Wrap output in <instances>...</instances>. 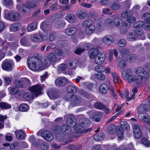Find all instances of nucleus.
<instances>
[{"label": "nucleus", "mask_w": 150, "mask_h": 150, "mask_svg": "<svg viewBox=\"0 0 150 150\" xmlns=\"http://www.w3.org/2000/svg\"><path fill=\"white\" fill-rule=\"evenodd\" d=\"M134 72L137 75L133 74L131 69H126L122 72V77L129 83L134 82L139 86H143L147 83L149 75L147 70L142 67H138L134 69Z\"/></svg>", "instance_id": "1"}, {"label": "nucleus", "mask_w": 150, "mask_h": 150, "mask_svg": "<svg viewBox=\"0 0 150 150\" xmlns=\"http://www.w3.org/2000/svg\"><path fill=\"white\" fill-rule=\"evenodd\" d=\"M27 62L28 67L33 71L42 70L45 68V66L41 60L34 58L27 59Z\"/></svg>", "instance_id": "2"}, {"label": "nucleus", "mask_w": 150, "mask_h": 150, "mask_svg": "<svg viewBox=\"0 0 150 150\" xmlns=\"http://www.w3.org/2000/svg\"><path fill=\"white\" fill-rule=\"evenodd\" d=\"M89 57L92 59H95V62L97 64H103L105 57L104 53L102 52L99 53V50L96 49L89 51Z\"/></svg>", "instance_id": "3"}, {"label": "nucleus", "mask_w": 150, "mask_h": 150, "mask_svg": "<svg viewBox=\"0 0 150 150\" xmlns=\"http://www.w3.org/2000/svg\"><path fill=\"white\" fill-rule=\"evenodd\" d=\"M142 127V126L139 124H134L133 125V134L134 137L137 139H139L141 137V129Z\"/></svg>", "instance_id": "4"}, {"label": "nucleus", "mask_w": 150, "mask_h": 150, "mask_svg": "<svg viewBox=\"0 0 150 150\" xmlns=\"http://www.w3.org/2000/svg\"><path fill=\"white\" fill-rule=\"evenodd\" d=\"M6 16L12 21H18L21 19L20 14L18 13L11 11L6 14Z\"/></svg>", "instance_id": "5"}, {"label": "nucleus", "mask_w": 150, "mask_h": 150, "mask_svg": "<svg viewBox=\"0 0 150 150\" xmlns=\"http://www.w3.org/2000/svg\"><path fill=\"white\" fill-rule=\"evenodd\" d=\"M47 93L50 98L52 100H54L59 98L61 95L60 92L53 89L50 90L47 92Z\"/></svg>", "instance_id": "6"}, {"label": "nucleus", "mask_w": 150, "mask_h": 150, "mask_svg": "<svg viewBox=\"0 0 150 150\" xmlns=\"http://www.w3.org/2000/svg\"><path fill=\"white\" fill-rule=\"evenodd\" d=\"M42 88L38 84L33 86L30 88V91L34 93L36 97L39 95L42 94Z\"/></svg>", "instance_id": "7"}, {"label": "nucleus", "mask_w": 150, "mask_h": 150, "mask_svg": "<svg viewBox=\"0 0 150 150\" xmlns=\"http://www.w3.org/2000/svg\"><path fill=\"white\" fill-rule=\"evenodd\" d=\"M61 132L63 134L67 135H70L71 133V128L69 125L63 124L60 127Z\"/></svg>", "instance_id": "8"}, {"label": "nucleus", "mask_w": 150, "mask_h": 150, "mask_svg": "<svg viewBox=\"0 0 150 150\" xmlns=\"http://www.w3.org/2000/svg\"><path fill=\"white\" fill-rule=\"evenodd\" d=\"M41 136L46 140L49 142L51 141L54 138L53 136L49 131H44L41 134Z\"/></svg>", "instance_id": "9"}, {"label": "nucleus", "mask_w": 150, "mask_h": 150, "mask_svg": "<svg viewBox=\"0 0 150 150\" xmlns=\"http://www.w3.org/2000/svg\"><path fill=\"white\" fill-rule=\"evenodd\" d=\"M102 41L105 44L110 45L114 42V39L111 35H107L103 38Z\"/></svg>", "instance_id": "10"}, {"label": "nucleus", "mask_w": 150, "mask_h": 150, "mask_svg": "<svg viewBox=\"0 0 150 150\" xmlns=\"http://www.w3.org/2000/svg\"><path fill=\"white\" fill-rule=\"evenodd\" d=\"M74 129L80 133H83L89 132L92 129V128L85 129L83 126L79 124H75L74 127Z\"/></svg>", "instance_id": "11"}, {"label": "nucleus", "mask_w": 150, "mask_h": 150, "mask_svg": "<svg viewBox=\"0 0 150 150\" xmlns=\"http://www.w3.org/2000/svg\"><path fill=\"white\" fill-rule=\"evenodd\" d=\"M14 133L17 139L20 140L24 139L25 133L23 130H16L15 132Z\"/></svg>", "instance_id": "12"}, {"label": "nucleus", "mask_w": 150, "mask_h": 150, "mask_svg": "<svg viewBox=\"0 0 150 150\" xmlns=\"http://www.w3.org/2000/svg\"><path fill=\"white\" fill-rule=\"evenodd\" d=\"M47 59L50 63L52 64L56 62L57 57L54 53L51 52L48 54L47 56Z\"/></svg>", "instance_id": "13"}, {"label": "nucleus", "mask_w": 150, "mask_h": 150, "mask_svg": "<svg viewBox=\"0 0 150 150\" xmlns=\"http://www.w3.org/2000/svg\"><path fill=\"white\" fill-rule=\"evenodd\" d=\"M102 115L101 113L99 112H94L93 113L91 116L92 119L95 121L98 122L101 119Z\"/></svg>", "instance_id": "14"}, {"label": "nucleus", "mask_w": 150, "mask_h": 150, "mask_svg": "<svg viewBox=\"0 0 150 150\" xmlns=\"http://www.w3.org/2000/svg\"><path fill=\"white\" fill-rule=\"evenodd\" d=\"M138 117L142 122L145 123L149 122L150 124V117L146 113H145L142 116L139 115Z\"/></svg>", "instance_id": "15"}, {"label": "nucleus", "mask_w": 150, "mask_h": 150, "mask_svg": "<svg viewBox=\"0 0 150 150\" xmlns=\"http://www.w3.org/2000/svg\"><path fill=\"white\" fill-rule=\"evenodd\" d=\"M55 82L57 85H59L62 86H64L67 83V81L64 78H57L55 80Z\"/></svg>", "instance_id": "16"}, {"label": "nucleus", "mask_w": 150, "mask_h": 150, "mask_svg": "<svg viewBox=\"0 0 150 150\" xmlns=\"http://www.w3.org/2000/svg\"><path fill=\"white\" fill-rule=\"evenodd\" d=\"M31 37L33 41L35 42L39 43L41 42V36L40 33L32 35Z\"/></svg>", "instance_id": "17"}, {"label": "nucleus", "mask_w": 150, "mask_h": 150, "mask_svg": "<svg viewBox=\"0 0 150 150\" xmlns=\"http://www.w3.org/2000/svg\"><path fill=\"white\" fill-rule=\"evenodd\" d=\"M147 110V107L145 104H142L138 107L137 111L138 113L142 114Z\"/></svg>", "instance_id": "18"}, {"label": "nucleus", "mask_w": 150, "mask_h": 150, "mask_svg": "<svg viewBox=\"0 0 150 150\" xmlns=\"http://www.w3.org/2000/svg\"><path fill=\"white\" fill-rule=\"evenodd\" d=\"M127 37L129 40L131 41H134L137 38V35L135 34L134 31L129 33L127 34Z\"/></svg>", "instance_id": "19"}, {"label": "nucleus", "mask_w": 150, "mask_h": 150, "mask_svg": "<svg viewBox=\"0 0 150 150\" xmlns=\"http://www.w3.org/2000/svg\"><path fill=\"white\" fill-rule=\"evenodd\" d=\"M79 124L81 125L84 128L88 127L91 124L90 120L87 119L83 118L80 119L79 121Z\"/></svg>", "instance_id": "20"}, {"label": "nucleus", "mask_w": 150, "mask_h": 150, "mask_svg": "<svg viewBox=\"0 0 150 150\" xmlns=\"http://www.w3.org/2000/svg\"><path fill=\"white\" fill-rule=\"evenodd\" d=\"M40 27L45 32H47L50 30L51 25L48 24L47 22H42L41 24Z\"/></svg>", "instance_id": "21"}, {"label": "nucleus", "mask_w": 150, "mask_h": 150, "mask_svg": "<svg viewBox=\"0 0 150 150\" xmlns=\"http://www.w3.org/2000/svg\"><path fill=\"white\" fill-rule=\"evenodd\" d=\"M108 89V85L105 83H103L100 86L99 91L101 93L105 94L107 92Z\"/></svg>", "instance_id": "22"}, {"label": "nucleus", "mask_w": 150, "mask_h": 150, "mask_svg": "<svg viewBox=\"0 0 150 150\" xmlns=\"http://www.w3.org/2000/svg\"><path fill=\"white\" fill-rule=\"evenodd\" d=\"M21 27V25L20 23H16L11 25L10 28L12 31L15 32L20 29Z\"/></svg>", "instance_id": "23"}, {"label": "nucleus", "mask_w": 150, "mask_h": 150, "mask_svg": "<svg viewBox=\"0 0 150 150\" xmlns=\"http://www.w3.org/2000/svg\"><path fill=\"white\" fill-rule=\"evenodd\" d=\"M66 18L69 22L71 23H75L76 20V18L75 16L71 13L67 14Z\"/></svg>", "instance_id": "24"}, {"label": "nucleus", "mask_w": 150, "mask_h": 150, "mask_svg": "<svg viewBox=\"0 0 150 150\" xmlns=\"http://www.w3.org/2000/svg\"><path fill=\"white\" fill-rule=\"evenodd\" d=\"M77 29L75 27H72L66 29L65 31V33L69 35L74 34L76 31Z\"/></svg>", "instance_id": "25"}, {"label": "nucleus", "mask_w": 150, "mask_h": 150, "mask_svg": "<svg viewBox=\"0 0 150 150\" xmlns=\"http://www.w3.org/2000/svg\"><path fill=\"white\" fill-rule=\"evenodd\" d=\"M105 24L108 27L112 28L114 25V22L111 18H108L105 21Z\"/></svg>", "instance_id": "26"}, {"label": "nucleus", "mask_w": 150, "mask_h": 150, "mask_svg": "<svg viewBox=\"0 0 150 150\" xmlns=\"http://www.w3.org/2000/svg\"><path fill=\"white\" fill-rule=\"evenodd\" d=\"M38 23L36 22L32 23L28 26L27 30L30 32L36 30L37 28Z\"/></svg>", "instance_id": "27"}, {"label": "nucleus", "mask_w": 150, "mask_h": 150, "mask_svg": "<svg viewBox=\"0 0 150 150\" xmlns=\"http://www.w3.org/2000/svg\"><path fill=\"white\" fill-rule=\"evenodd\" d=\"M120 126L121 128H120L122 129V130L123 131L128 130L130 129L129 125L126 122H121L120 123Z\"/></svg>", "instance_id": "28"}, {"label": "nucleus", "mask_w": 150, "mask_h": 150, "mask_svg": "<svg viewBox=\"0 0 150 150\" xmlns=\"http://www.w3.org/2000/svg\"><path fill=\"white\" fill-rule=\"evenodd\" d=\"M3 69L5 70L9 71L12 69V67L11 64L8 62H5L2 65Z\"/></svg>", "instance_id": "29"}, {"label": "nucleus", "mask_w": 150, "mask_h": 150, "mask_svg": "<svg viewBox=\"0 0 150 150\" xmlns=\"http://www.w3.org/2000/svg\"><path fill=\"white\" fill-rule=\"evenodd\" d=\"M20 11L23 14H27L31 12L30 8L28 7L23 6L19 8Z\"/></svg>", "instance_id": "30"}, {"label": "nucleus", "mask_w": 150, "mask_h": 150, "mask_svg": "<svg viewBox=\"0 0 150 150\" xmlns=\"http://www.w3.org/2000/svg\"><path fill=\"white\" fill-rule=\"evenodd\" d=\"M104 135L102 132H100L98 134L94 135L93 137V139L96 141H100L102 140L104 138Z\"/></svg>", "instance_id": "31"}, {"label": "nucleus", "mask_w": 150, "mask_h": 150, "mask_svg": "<svg viewBox=\"0 0 150 150\" xmlns=\"http://www.w3.org/2000/svg\"><path fill=\"white\" fill-rule=\"evenodd\" d=\"M145 23L143 22L139 21L136 22L133 25V27L135 29H138L139 28H144V26Z\"/></svg>", "instance_id": "32"}, {"label": "nucleus", "mask_w": 150, "mask_h": 150, "mask_svg": "<svg viewBox=\"0 0 150 150\" xmlns=\"http://www.w3.org/2000/svg\"><path fill=\"white\" fill-rule=\"evenodd\" d=\"M94 76L96 79L100 81L104 80L106 78L105 75L101 73L95 74Z\"/></svg>", "instance_id": "33"}, {"label": "nucleus", "mask_w": 150, "mask_h": 150, "mask_svg": "<svg viewBox=\"0 0 150 150\" xmlns=\"http://www.w3.org/2000/svg\"><path fill=\"white\" fill-rule=\"evenodd\" d=\"M21 44L24 46H28L30 45L28 38L27 37H23L21 40Z\"/></svg>", "instance_id": "34"}, {"label": "nucleus", "mask_w": 150, "mask_h": 150, "mask_svg": "<svg viewBox=\"0 0 150 150\" xmlns=\"http://www.w3.org/2000/svg\"><path fill=\"white\" fill-rule=\"evenodd\" d=\"M110 6L112 9L117 10L120 9L121 5L118 2H113L110 4Z\"/></svg>", "instance_id": "35"}, {"label": "nucleus", "mask_w": 150, "mask_h": 150, "mask_svg": "<svg viewBox=\"0 0 150 150\" xmlns=\"http://www.w3.org/2000/svg\"><path fill=\"white\" fill-rule=\"evenodd\" d=\"M95 29V26L93 25H91L86 29V33L87 34L90 35L94 32Z\"/></svg>", "instance_id": "36"}, {"label": "nucleus", "mask_w": 150, "mask_h": 150, "mask_svg": "<svg viewBox=\"0 0 150 150\" xmlns=\"http://www.w3.org/2000/svg\"><path fill=\"white\" fill-rule=\"evenodd\" d=\"M29 109V106L25 103H23L19 106V110L22 112H27Z\"/></svg>", "instance_id": "37"}, {"label": "nucleus", "mask_w": 150, "mask_h": 150, "mask_svg": "<svg viewBox=\"0 0 150 150\" xmlns=\"http://www.w3.org/2000/svg\"><path fill=\"white\" fill-rule=\"evenodd\" d=\"M77 61L76 59H73L69 63L68 67L71 69H75L77 66Z\"/></svg>", "instance_id": "38"}, {"label": "nucleus", "mask_w": 150, "mask_h": 150, "mask_svg": "<svg viewBox=\"0 0 150 150\" xmlns=\"http://www.w3.org/2000/svg\"><path fill=\"white\" fill-rule=\"evenodd\" d=\"M11 106V105L5 102H0V107L2 109H7L10 108Z\"/></svg>", "instance_id": "39"}, {"label": "nucleus", "mask_w": 150, "mask_h": 150, "mask_svg": "<svg viewBox=\"0 0 150 150\" xmlns=\"http://www.w3.org/2000/svg\"><path fill=\"white\" fill-rule=\"evenodd\" d=\"M33 96V92H30L25 93L23 96V98L25 100H29L32 99Z\"/></svg>", "instance_id": "40"}, {"label": "nucleus", "mask_w": 150, "mask_h": 150, "mask_svg": "<svg viewBox=\"0 0 150 150\" xmlns=\"http://www.w3.org/2000/svg\"><path fill=\"white\" fill-rule=\"evenodd\" d=\"M142 18L144 19L145 22H150V13H149L146 12L143 14L141 16Z\"/></svg>", "instance_id": "41"}, {"label": "nucleus", "mask_w": 150, "mask_h": 150, "mask_svg": "<svg viewBox=\"0 0 150 150\" xmlns=\"http://www.w3.org/2000/svg\"><path fill=\"white\" fill-rule=\"evenodd\" d=\"M133 14L132 12L130 11H125L122 13L121 17L122 18H127L128 16H132Z\"/></svg>", "instance_id": "42"}, {"label": "nucleus", "mask_w": 150, "mask_h": 150, "mask_svg": "<svg viewBox=\"0 0 150 150\" xmlns=\"http://www.w3.org/2000/svg\"><path fill=\"white\" fill-rule=\"evenodd\" d=\"M84 46H86V48H83L82 47H78L74 51V52L76 54H79L82 53L85 50H87L88 49V48L87 46V45L85 44L84 45Z\"/></svg>", "instance_id": "43"}, {"label": "nucleus", "mask_w": 150, "mask_h": 150, "mask_svg": "<svg viewBox=\"0 0 150 150\" xmlns=\"http://www.w3.org/2000/svg\"><path fill=\"white\" fill-rule=\"evenodd\" d=\"M111 74L113 78V81L114 83L118 84L120 81L119 76L115 73H112Z\"/></svg>", "instance_id": "44"}, {"label": "nucleus", "mask_w": 150, "mask_h": 150, "mask_svg": "<svg viewBox=\"0 0 150 150\" xmlns=\"http://www.w3.org/2000/svg\"><path fill=\"white\" fill-rule=\"evenodd\" d=\"M92 23V21L91 19H88L85 20L83 22L82 26L84 28L89 27L91 25Z\"/></svg>", "instance_id": "45"}, {"label": "nucleus", "mask_w": 150, "mask_h": 150, "mask_svg": "<svg viewBox=\"0 0 150 150\" xmlns=\"http://www.w3.org/2000/svg\"><path fill=\"white\" fill-rule=\"evenodd\" d=\"M67 90L69 93H75L77 91L76 87L75 86H70L67 87Z\"/></svg>", "instance_id": "46"}, {"label": "nucleus", "mask_w": 150, "mask_h": 150, "mask_svg": "<svg viewBox=\"0 0 150 150\" xmlns=\"http://www.w3.org/2000/svg\"><path fill=\"white\" fill-rule=\"evenodd\" d=\"M77 17L80 19H82L85 18L87 16V13L86 12L80 11L77 13Z\"/></svg>", "instance_id": "47"}, {"label": "nucleus", "mask_w": 150, "mask_h": 150, "mask_svg": "<svg viewBox=\"0 0 150 150\" xmlns=\"http://www.w3.org/2000/svg\"><path fill=\"white\" fill-rule=\"evenodd\" d=\"M108 130L109 132L111 134H114L116 132L115 127L112 124L108 126Z\"/></svg>", "instance_id": "48"}, {"label": "nucleus", "mask_w": 150, "mask_h": 150, "mask_svg": "<svg viewBox=\"0 0 150 150\" xmlns=\"http://www.w3.org/2000/svg\"><path fill=\"white\" fill-rule=\"evenodd\" d=\"M95 70L97 72L101 73L103 72L105 70V67L102 65H98L96 66L95 68Z\"/></svg>", "instance_id": "49"}, {"label": "nucleus", "mask_w": 150, "mask_h": 150, "mask_svg": "<svg viewBox=\"0 0 150 150\" xmlns=\"http://www.w3.org/2000/svg\"><path fill=\"white\" fill-rule=\"evenodd\" d=\"M66 137L64 135H62L61 134H56V139L59 142H63L65 139Z\"/></svg>", "instance_id": "50"}, {"label": "nucleus", "mask_w": 150, "mask_h": 150, "mask_svg": "<svg viewBox=\"0 0 150 150\" xmlns=\"http://www.w3.org/2000/svg\"><path fill=\"white\" fill-rule=\"evenodd\" d=\"M7 48L8 47H4L2 48V50L0 51V59L3 58L5 56Z\"/></svg>", "instance_id": "51"}, {"label": "nucleus", "mask_w": 150, "mask_h": 150, "mask_svg": "<svg viewBox=\"0 0 150 150\" xmlns=\"http://www.w3.org/2000/svg\"><path fill=\"white\" fill-rule=\"evenodd\" d=\"M21 81L23 87L25 86L28 85L30 84V80L27 78H23L21 79Z\"/></svg>", "instance_id": "52"}, {"label": "nucleus", "mask_w": 150, "mask_h": 150, "mask_svg": "<svg viewBox=\"0 0 150 150\" xmlns=\"http://www.w3.org/2000/svg\"><path fill=\"white\" fill-rule=\"evenodd\" d=\"M123 131L120 128H119L117 130V135L119 139L121 140L123 139Z\"/></svg>", "instance_id": "53"}, {"label": "nucleus", "mask_w": 150, "mask_h": 150, "mask_svg": "<svg viewBox=\"0 0 150 150\" xmlns=\"http://www.w3.org/2000/svg\"><path fill=\"white\" fill-rule=\"evenodd\" d=\"M127 44V42L125 40L123 39L119 40L117 42V45L120 47H123Z\"/></svg>", "instance_id": "54"}, {"label": "nucleus", "mask_w": 150, "mask_h": 150, "mask_svg": "<svg viewBox=\"0 0 150 150\" xmlns=\"http://www.w3.org/2000/svg\"><path fill=\"white\" fill-rule=\"evenodd\" d=\"M69 44V42L67 40L59 41L58 42V46L60 47H62L67 46Z\"/></svg>", "instance_id": "55"}, {"label": "nucleus", "mask_w": 150, "mask_h": 150, "mask_svg": "<svg viewBox=\"0 0 150 150\" xmlns=\"http://www.w3.org/2000/svg\"><path fill=\"white\" fill-rule=\"evenodd\" d=\"M137 58V56L135 54H130L127 57L126 59L128 61H132L136 59Z\"/></svg>", "instance_id": "56"}, {"label": "nucleus", "mask_w": 150, "mask_h": 150, "mask_svg": "<svg viewBox=\"0 0 150 150\" xmlns=\"http://www.w3.org/2000/svg\"><path fill=\"white\" fill-rule=\"evenodd\" d=\"M141 142L146 147H149L150 145L149 141L146 138H142L141 139Z\"/></svg>", "instance_id": "57"}, {"label": "nucleus", "mask_w": 150, "mask_h": 150, "mask_svg": "<svg viewBox=\"0 0 150 150\" xmlns=\"http://www.w3.org/2000/svg\"><path fill=\"white\" fill-rule=\"evenodd\" d=\"M56 55L59 56H61L63 55L64 52L63 50L60 49L56 48L54 50Z\"/></svg>", "instance_id": "58"}, {"label": "nucleus", "mask_w": 150, "mask_h": 150, "mask_svg": "<svg viewBox=\"0 0 150 150\" xmlns=\"http://www.w3.org/2000/svg\"><path fill=\"white\" fill-rule=\"evenodd\" d=\"M134 31L135 34L137 35V38L138 36L142 35L143 33V30L141 28H139L138 29H135V30H134Z\"/></svg>", "instance_id": "59"}, {"label": "nucleus", "mask_w": 150, "mask_h": 150, "mask_svg": "<svg viewBox=\"0 0 150 150\" xmlns=\"http://www.w3.org/2000/svg\"><path fill=\"white\" fill-rule=\"evenodd\" d=\"M67 148L71 150H80L81 149V147L74 145H70L67 146Z\"/></svg>", "instance_id": "60"}, {"label": "nucleus", "mask_w": 150, "mask_h": 150, "mask_svg": "<svg viewBox=\"0 0 150 150\" xmlns=\"http://www.w3.org/2000/svg\"><path fill=\"white\" fill-rule=\"evenodd\" d=\"M105 105L99 102H97L94 104L95 108L98 109H102Z\"/></svg>", "instance_id": "61"}, {"label": "nucleus", "mask_w": 150, "mask_h": 150, "mask_svg": "<svg viewBox=\"0 0 150 150\" xmlns=\"http://www.w3.org/2000/svg\"><path fill=\"white\" fill-rule=\"evenodd\" d=\"M34 58L36 59H39L40 60H41V59L42 58V55L38 53H35L34 54V56L32 57H30L28 59H30Z\"/></svg>", "instance_id": "62"}, {"label": "nucleus", "mask_w": 150, "mask_h": 150, "mask_svg": "<svg viewBox=\"0 0 150 150\" xmlns=\"http://www.w3.org/2000/svg\"><path fill=\"white\" fill-rule=\"evenodd\" d=\"M4 5L6 6H11L13 4L12 0H3Z\"/></svg>", "instance_id": "63"}, {"label": "nucleus", "mask_w": 150, "mask_h": 150, "mask_svg": "<svg viewBox=\"0 0 150 150\" xmlns=\"http://www.w3.org/2000/svg\"><path fill=\"white\" fill-rule=\"evenodd\" d=\"M67 67V65L66 64H62L59 65L58 67V69L60 71H64Z\"/></svg>", "instance_id": "64"}]
</instances>
